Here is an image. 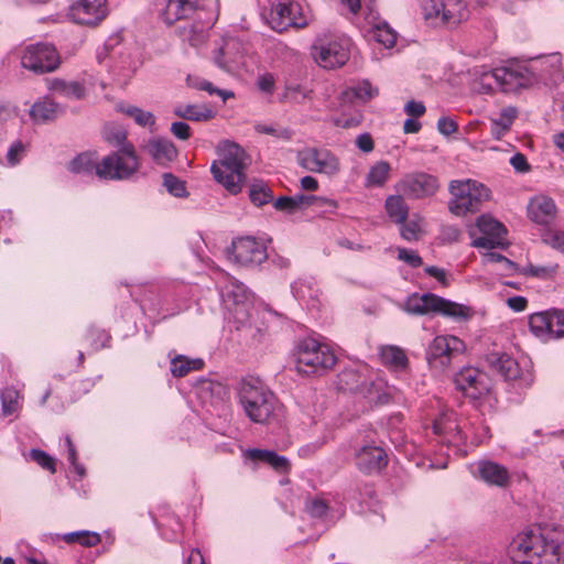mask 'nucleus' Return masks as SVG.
<instances>
[{
	"instance_id": "nucleus-1",
	"label": "nucleus",
	"mask_w": 564,
	"mask_h": 564,
	"mask_svg": "<svg viewBox=\"0 0 564 564\" xmlns=\"http://www.w3.org/2000/svg\"><path fill=\"white\" fill-rule=\"evenodd\" d=\"M218 283L226 319L246 336L254 337L261 328L254 324L253 296L245 284L235 278L220 273Z\"/></svg>"
},
{
	"instance_id": "nucleus-2",
	"label": "nucleus",
	"mask_w": 564,
	"mask_h": 564,
	"mask_svg": "<svg viewBox=\"0 0 564 564\" xmlns=\"http://www.w3.org/2000/svg\"><path fill=\"white\" fill-rule=\"evenodd\" d=\"M104 138L118 150L105 156L96 169V175L105 180H127L140 166L134 147L127 142V132L123 128L107 124L104 128Z\"/></svg>"
},
{
	"instance_id": "nucleus-3",
	"label": "nucleus",
	"mask_w": 564,
	"mask_h": 564,
	"mask_svg": "<svg viewBox=\"0 0 564 564\" xmlns=\"http://www.w3.org/2000/svg\"><path fill=\"white\" fill-rule=\"evenodd\" d=\"M238 397L245 414L253 423H270L282 413V404L269 387L258 377L242 379L239 384Z\"/></svg>"
},
{
	"instance_id": "nucleus-4",
	"label": "nucleus",
	"mask_w": 564,
	"mask_h": 564,
	"mask_svg": "<svg viewBox=\"0 0 564 564\" xmlns=\"http://www.w3.org/2000/svg\"><path fill=\"white\" fill-rule=\"evenodd\" d=\"M218 154L219 159L213 162L210 172L230 194L237 195L246 182V152L237 143L225 141L219 145Z\"/></svg>"
},
{
	"instance_id": "nucleus-5",
	"label": "nucleus",
	"mask_w": 564,
	"mask_h": 564,
	"mask_svg": "<svg viewBox=\"0 0 564 564\" xmlns=\"http://www.w3.org/2000/svg\"><path fill=\"white\" fill-rule=\"evenodd\" d=\"M294 358L296 371L305 376L324 373L333 368L337 359L330 346L317 336L300 339Z\"/></svg>"
},
{
	"instance_id": "nucleus-6",
	"label": "nucleus",
	"mask_w": 564,
	"mask_h": 564,
	"mask_svg": "<svg viewBox=\"0 0 564 564\" xmlns=\"http://www.w3.org/2000/svg\"><path fill=\"white\" fill-rule=\"evenodd\" d=\"M350 48L351 40L348 36L323 32L314 40L311 54L318 66L325 69H335L348 62Z\"/></svg>"
},
{
	"instance_id": "nucleus-7",
	"label": "nucleus",
	"mask_w": 564,
	"mask_h": 564,
	"mask_svg": "<svg viewBox=\"0 0 564 564\" xmlns=\"http://www.w3.org/2000/svg\"><path fill=\"white\" fill-rule=\"evenodd\" d=\"M403 310L414 315L436 313L455 321H466L473 315L470 307L445 300L433 293L410 295L403 304Z\"/></svg>"
},
{
	"instance_id": "nucleus-8",
	"label": "nucleus",
	"mask_w": 564,
	"mask_h": 564,
	"mask_svg": "<svg viewBox=\"0 0 564 564\" xmlns=\"http://www.w3.org/2000/svg\"><path fill=\"white\" fill-rule=\"evenodd\" d=\"M432 429L441 442L455 447L465 445L469 440L471 444L481 442V436L476 434L471 423L467 420H458L457 414L446 408L435 416Z\"/></svg>"
},
{
	"instance_id": "nucleus-9",
	"label": "nucleus",
	"mask_w": 564,
	"mask_h": 564,
	"mask_svg": "<svg viewBox=\"0 0 564 564\" xmlns=\"http://www.w3.org/2000/svg\"><path fill=\"white\" fill-rule=\"evenodd\" d=\"M561 65V55L557 53L514 64L516 69L520 70L519 80L521 87L530 86L536 82L556 84L564 77Z\"/></svg>"
},
{
	"instance_id": "nucleus-10",
	"label": "nucleus",
	"mask_w": 564,
	"mask_h": 564,
	"mask_svg": "<svg viewBox=\"0 0 564 564\" xmlns=\"http://www.w3.org/2000/svg\"><path fill=\"white\" fill-rule=\"evenodd\" d=\"M182 292L172 288L151 289L144 292L140 307L154 319H164L178 314L185 306Z\"/></svg>"
},
{
	"instance_id": "nucleus-11",
	"label": "nucleus",
	"mask_w": 564,
	"mask_h": 564,
	"mask_svg": "<svg viewBox=\"0 0 564 564\" xmlns=\"http://www.w3.org/2000/svg\"><path fill=\"white\" fill-rule=\"evenodd\" d=\"M421 11L424 21L432 26H455L468 18L464 0H423Z\"/></svg>"
},
{
	"instance_id": "nucleus-12",
	"label": "nucleus",
	"mask_w": 564,
	"mask_h": 564,
	"mask_svg": "<svg viewBox=\"0 0 564 564\" xmlns=\"http://www.w3.org/2000/svg\"><path fill=\"white\" fill-rule=\"evenodd\" d=\"M449 191L453 195L449 210L457 216L477 212L481 202L489 198V189L471 180L452 181Z\"/></svg>"
},
{
	"instance_id": "nucleus-13",
	"label": "nucleus",
	"mask_w": 564,
	"mask_h": 564,
	"mask_svg": "<svg viewBox=\"0 0 564 564\" xmlns=\"http://www.w3.org/2000/svg\"><path fill=\"white\" fill-rule=\"evenodd\" d=\"M519 72L514 64L494 69H475L474 75L477 79L474 88L480 94H491L496 88L503 91L512 90L516 87H521Z\"/></svg>"
},
{
	"instance_id": "nucleus-14",
	"label": "nucleus",
	"mask_w": 564,
	"mask_h": 564,
	"mask_svg": "<svg viewBox=\"0 0 564 564\" xmlns=\"http://www.w3.org/2000/svg\"><path fill=\"white\" fill-rule=\"evenodd\" d=\"M61 64L56 48L50 43H35L25 46L21 53V66L34 74L54 72Z\"/></svg>"
},
{
	"instance_id": "nucleus-15",
	"label": "nucleus",
	"mask_w": 564,
	"mask_h": 564,
	"mask_svg": "<svg viewBox=\"0 0 564 564\" xmlns=\"http://www.w3.org/2000/svg\"><path fill=\"white\" fill-rule=\"evenodd\" d=\"M464 351L465 344L462 339L453 335H441L429 345L426 360L432 368L444 370Z\"/></svg>"
},
{
	"instance_id": "nucleus-16",
	"label": "nucleus",
	"mask_w": 564,
	"mask_h": 564,
	"mask_svg": "<svg viewBox=\"0 0 564 564\" xmlns=\"http://www.w3.org/2000/svg\"><path fill=\"white\" fill-rule=\"evenodd\" d=\"M268 22L276 32L302 29L308 24V12L297 2H279L271 8Z\"/></svg>"
},
{
	"instance_id": "nucleus-17",
	"label": "nucleus",
	"mask_w": 564,
	"mask_h": 564,
	"mask_svg": "<svg viewBox=\"0 0 564 564\" xmlns=\"http://www.w3.org/2000/svg\"><path fill=\"white\" fill-rule=\"evenodd\" d=\"M530 330L544 341L564 337V311L553 310L532 314L529 318Z\"/></svg>"
},
{
	"instance_id": "nucleus-18",
	"label": "nucleus",
	"mask_w": 564,
	"mask_h": 564,
	"mask_svg": "<svg viewBox=\"0 0 564 564\" xmlns=\"http://www.w3.org/2000/svg\"><path fill=\"white\" fill-rule=\"evenodd\" d=\"M299 164L313 173L336 175L340 171L338 158L327 149L307 148L297 155Z\"/></svg>"
},
{
	"instance_id": "nucleus-19",
	"label": "nucleus",
	"mask_w": 564,
	"mask_h": 564,
	"mask_svg": "<svg viewBox=\"0 0 564 564\" xmlns=\"http://www.w3.org/2000/svg\"><path fill=\"white\" fill-rule=\"evenodd\" d=\"M264 243L253 237H241L232 241L229 259L243 265H258L267 259Z\"/></svg>"
},
{
	"instance_id": "nucleus-20",
	"label": "nucleus",
	"mask_w": 564,
	"mask_h": 564,
	"mask_svg": "<svg viewBox=\"0 0 564 564\" xmlns=\"http://www.w3.org/2000/svg\"><path fill=\"white\" fill-rule=\"evenodd\" d=\"M395 189L409 198H424L436 193L438 181L424 172L408 173L395 184Z\"/></svg>"
},
{
	"instance_id": "nucleus-21",
	"label": "nucleus",
	"mask_w": 564,
	"mask_h": 564,
	"mask_svg": "<svg viewBox=\"0 0 564 564\" xmlns=\"http://www.w3.org/2000/svg\"><path fill=\"white\" fill-rule=\"evenodd\" d=\"M454 383L466 397L478 399L490 390L488 376L475 367H464L454 377Z\"/></svg>"
},
{
	"instance_id": "nucleus-22",
	"label": "nucleus",
	"mask_w": 564,
	"mask_h": 564,
	"mask_svg": "<svg viewBox=\"0 0 564 564\" xmlns=\"http://www.w3.org/2000/svg\"><path fill=\"white\" fill-rule=\"evenodd\" d=\"M469 469L476 479L488 486L506 488L511 480L507 467L490 459L477 460L469 466Z\"/></svg>"
},
{
	"instance_id": "nucleus-23",
	"label": "nucleus",
	"mask_w": 564,
	"mask_h": 564,
	"mask_svg": "<svg viewBox=\"0 0 564 564\" xmlns=\"http://www.w3.org/2000/svg\"><path fill=\"white\" fill-rule=\"evenodd\" d=\"M488 361L506 380L517 381L521 388H529L534 381L531 370H522L519 362L506 354L491 355Z\"/></svg>"
},
{
	"instance_id": "nucleus-24",
	"label": "nucleus",
	"mask_w": 564,
	"mask_h": 564,
	"mask_svg": "<svg viewBox=\"0 0 564 564\" xmlns=\"http://www.w3.org/2000/svg\"><path fill=\"white\" fill-rule=\"evenodd\" d=\"M108 14L107 0H77L69 7L68 15L78 24L96 25Z\"/></svg>"
},
{
	"instance_id": "nucleus-25",
	"label": "nucleus",
	"mask_w": 564,
	"mask_h": 564,
	"mask_svg": "<svg viewBox=\"0 0 564 564\" xmlns=\"http://www.w3.org/2000/svg\"><path fill=\"white\" fill-rule=\"evenodd\" d=\"M477 227L482 236L473 240V247L490 250L505 245L507 230L500 221L491 216L481 215L477 219Z\"/></svg>"
},
{
	"instance_id": "nucleus-26",
	"label": "nucleus",
	"mask_w": 564,
	"mask_h": 564,
	"mask_svg": "<svg viewBox=\"0 0 564 564\" xmlns=\"http://www.w3.org/2000/svg\"><path fill=\"white\" fill-rule=\"evenodd\" d=\"M357 377L358 376L354 370H345L340 375V380L348 384L350 390L366 392L370 401L378 403H386L389 401L391 391L384 380L377 378L376 380H372L367 388H364L359 383L358 379L355 380Z\"/></svg>"
},
{
	"instance_id": "nucleus-27",
	"label": "nucleus",
	"mask_w": 564,
	"mask_h": 564,
	"mask_svg": "<svg viewBox=\"0 0 564 564\" xmlns=\"http://www.w3.org/2000/svg\"><path fill=\"white\" fill-rule=\"evenodd\" d=\"M202 10L199 0H166L161 15L166 24H173L180 20L200 19Z\"/></svg>"
},
{
	"instance_id": "nucleus-28",
	"label": "nucleus",
	"mask_w": 564,
	"mask_h": 564,
	"mask_svg": "<svg viewBox=\"0 0 564 564\" xmlns=\"http://www.w3.org/2000/svg\"><path fill=\"white\" fill-rule=\"evenodd\" d=\"M388 464V455L379 446L365 445L356 454L357 468L365 474H375Z\"/></svg>"
},
{
	"instance_id": "nucleus-29",
	"label": "nucleus",
	"mask_w": 564,
	"mask_h": 564,
	"mask_svg": "<svg viewBox=\"0 0 564 564\" xmlns=\"http://www.w3.org/2000/svg\"><path fill=\"white\" fill-rule=\"evenodd\" d=\"M104 51L106 57L116 64V67L123 72H134L138 67L137 61L131 56V53L126 52L121 46V39L119 35L110 36L105 45Z\"/></svg>"
},
{
	"instance_id": "nucleus-30",
	"label": "nucleus",
	"mask_w": 564,
	"mask_h": 564,
	"mask_svg": "<svg viewBox=\"0 0 564 564\" xmlns=\"http://www.w3.org/2000/svg\"><path fill=\"white\" fill-rule=\"evenodd\" d=\"M143 151L159 165L165 166L177 156L174 143L165 138H152L143 145Z\"/></svg>"
},
{
	"instance_id": "nucleus-31",
	"label": "nucleus",
	"mask_w": 564,
	"mask_h": 564,
	"mask_svg": "<svg viewBox=\"0 0 564 564\" xmlns=\"http://www.w3.org/2000/svg\"><path fill=\"white\" fill-rule=\"evenodd\" d=\"M293 296L305 304L307 308L313 310L318 307L319 303V289L312 278H301L291 284Z\"/></svg>"
},
{
	"instance_id": "nucleus-32",
	"label": "nucleus",
	"mask_w": 564,
	"mask_h": 564,
	"mask_svg": "<svg viewBox=\"0 0 564 564\" xmlns=\"http://www.w3.org/2000/svg\"><path fill=\"white\" fill-rule=\"evenodd\" d=\"M555 203L547 196H536L530 200L528 206L530 218L540 225L550 224L555 216Z\"/></svg>"
},
{
	"instance_id": "nucleus-33",
	"label": "nucleus",
	"mask_w": 564,
	"mask_h": 564,
	"mask_svg": "<svg viewBox=\"0 0 564 564\" xmlns=\"http://www.w3.org/2000/svg\"><path fill=\"white\" fill-rule=\"evenodd\" d=\"M367 20L371 25L369 35L372 40L382 44L386 48L395 44L397 33L386 21L380 20L372 11L368 13Z\"/></svg>"
},
{
	"instance_id": "nucleus-34",
	"label": "nucleus",
	"mask_w": 564,
	"mask_h": 564,
	"mask_svg": "<svg viewBox=\"0 0 564 564\" xmlns=\"http://www.w3.org/2000/svg\"><path fill=\"white\" fill-rule=\"evenodd\" d=\"M63 112V108L48 97L35 101L30 108V117L36 123H46L55 120Z\"/></svg>"
},
{
	"instance_id": "nucleus-35",
	"label": "nucleus",
	"mask_w": 564,
	"mask_h": 564,
	"mask_svg": "<svg viewBox=\"0 0 564 564\" xmlns=\"http://www.w3.org/2000/svg\"><path fill=\"white\" fill-rule=\"evenodd\" d=\"M245 456L252 462L268 464L279 473H285L290 468L288 458L285 456L278 455L273 451L252 448L246 451Z\"/></svg>"
},
{
	"instance_id": "nucleus-36",
	"label": "nucleus",
	"mask_w": 564,
	"mask_h": 564,
	"mask_svg": "<svg viewBox=\"0 0 564 564\" xmlns=\"http://www.w3.org/2000/svg\"><path fill=\"white\" fill-rule=\"evenodd\" d=\"M208 28L209 22L186 23L177 29V34L183 42L188 43L192 47H199L207 40Z\"/></svg>"
},
{
	"instance_id": "nucleus-37",
	"label": "nucleus",
	"mask_w": 564,
	"mask_h": 564,
	"mask_svg": "<svg viewBox=\"0 0 564 564\" xmlns=\"http://www.w3.org/2000/svg\"><path fill=\"white\" fill-rule=\"evenodd\" d=\"M517 116L518 111L514 107H506L496 117L490 118L492 137L500 140L510 130Z\"/></svg>"
},
{
	"instance_id": "nucleus-38",
	"label": "nucleus",
	"mask_w": 564,
	"mask_h": 564,
	"mask_svg": "<svg viewBox=\"0 0 564 564\" xmlns=\"http://www.w3.org/2000/svg\"><path fill=\"white\" fill-rule=\"evenodd\" d=\"M378 95V89L372 87L368 80H362L348 87L340 94L341 104L352 102L354 99L368 101Z\"/></svg>"
},
{
	"instance_id": "nucleus-39",
	"label": "nucleus",
	"mask_w": 564,
	"mask_h": 564,
	"mask_svg": "<svg viewBox=\"0 0 564 564\" xmlns=\"http://www.w3.org/2000/svg\"><path fill=\"white\" fill-rule=\"evenodd\" d=\"M380 357L384 366L395 372L404 371L408 368V357L405 352L397 346H386L381 348Z\"/></svg>"
},
{
	"instance_id": "nucleus-40",
	"label": "nucleus",
	"mask_w": 564,
	"mask_h": 564,
	"mask_svg": "<svg viewBox=\"0 0 564 564\" xmlns=\"http://www.w3.org/2000/svg\"><path fill=\"white\" fill-rule=\"evenodd\" d=\"M312 95L313 90L307 85L286 82L280 100L284 102L303 104L305 100L312 99Z\"/></svg>"
},
{
	"instance_id": "nucleus-41",
	"label": "nucleus",
	"mask_w": 564,
	"mask_h": 564,
	"mask_svg": "<svg viewBox=\"0 0 564 564\" xmlns=\"http://www.w3.org/2000/svg\"><path fill=\"white\" fill-rule=\"evenodd\" d=\"M175 116L192 121H207L214 117V111L205 105H177Z\"/></svg>"
},
{
	"instance_id": "nucleus-42",
	"label": "nucleus",
	"mask_w": 564,
	"mask_h": 564,
	"mask_svg": "<svg viewBox=\"0 0 564 564\" xmlns=\"http://www.w3.org/2000/svg\"><path fill=\"white\" fill-rule=\"evenodd\" d=\"M404 195H390L384 203L386 212L389 218L395 224H403L409 215V206L405 203Z\"/></svg>"
},
{
	"instance_id": "nucleus-43",
	"label": "nucleus",
	"mask_w": 564,
	"mask_h": 564,
	"mask_svg": "<svg viewBox=\"0 0 564 564\" xmlns=\"http://www.w3.org/2000/svg\"><path fill=\"white\" fill-rule=\"evenodd\" d=\"M204 361L199 358L191 359L183 355H177L171 359V372L174 377H184L191 371L199 370Z\"/></svg>"
},
{
	"instance_id": "nucleus-44",
	"label": "nucleus",
	"mask_w": 564,
	"mask_h": 564,
	"mask_svg": "<svg viewBox=\"0 0 564 564\" xmlns=\"http://www.w3.org/2000/svg\"><path fill=\"white\" fill-rule=\"evenodd\" d=\"M119 111L132 118L134 122L143 128H148L151 132L156 130L155 128V117L152 112L145 111L134 106H119Z\"/></svg>"
},
{
	"instance_id": "nucleus-45",
	"label": "nucleus",
	"mask_w": 564,
	"mask_h": 564,
	"mask_svg": "<svg viewBox=\"0 0 564 564\" xmlns=\"http://www.w3.org/2000/svg\"><path fill=\"white\" fill-rule=\"evenodd\" d=\"M2 414L10 416L18 413L21 409V394L18 389L7 387L1 392Z\"/></svg>"
},
{
	"instance_id": "nucleus-46",
	"label": "nucleus",
	"mask_w": 564,
	"mask_h": 564,
	"mask_svg": "<svg viewBox=\"0 0 564 564\" xmlns=\"http://www.w3.org/2000/svg\"><path fill=\"white\" fill-rule=\"evenodd\" d=\"M63 540L69 544L78 543L83 546L90 547L99 544L101 538L94 531H76L64 534Z\"/></svg>"
},
{
	"instance_id": "nucleus-47",
	"label": "nucleus",
	"mask_w": 564,
	"mask_h": 564,
	"mask_svg": "<svg viewBox=\"0 0 564 564\" xmlns=\"http://www.w3.org/2000/svg\"><path fill=\"white\" fill-rule=\"evenodd\" d=\"M390 164L386 161L377 162L367 175L366 182L368 186H382L388 180L390 173Z\"/></svg>"
},
{
	"instance_id": "nucleus-48",
	"label": "nucleus",
	"mask_w": 564,
	"mask_h": 564,
	"mask_svg": "<svg viewBox=\"0 0 564 564\" xmlns=\"http://www.w3.org/2000/svg\"><path fill=\"white\" fill-rule=\"evenodd\" d=\"M249 198L256 206H262L272 200L270 188L261 181L254 182L249 188Z\"/></svg>"
},
{
	"instance_id": "nucleus-49",
	"label": "nucleus",
	"mask_w": 564,
	"mask_h": 564,
	"mask_svg": "<svg viewBox=\"0 0 564 564\" xmlns=\"http://www.w3.org/2000/svg\"><path fill=\"white\" fill-rule=\"evenodd\" d=\"M400 225V235L404 240L415 241L420 238L422 234V218L420 216L414 215L411 219Z\"/></svg>"
},
{
	"instance_id": "nucleus-50",
	"label": "nucleus",
	"mask_w": 564,
	"mask_h": 564,
	"mask_svg": "<svg viewBox=\"0 0 564 564\" xmlns=\"http://www.w3.org/2000/svg\"><path fill=\"white\" fill-rule=\"evenodd\" d=\"M254 130L258 133L269 134L276 139L289 141L293 137V131L289 128H284L273 123H257Z\"/></svg>"
},
{
	"instance_id": "nucleus-51",
	"label": "nucleus",
	"mask_w": 564,
	"mask_h": 564,
	"mask_svg": "<svg viewBox=\"0 0 564 564\" xmlns=\"http://www.w3.org/2000/svg\"><path fill=\"white\" fill-rule=\"evenodd\" d=\"M99 164H96L90 154L82 153L77 155L69 163V170L74 173H96V169Z\"/></svg>"
},
{
	"instance_id": "nucleus-52",
	"label": "nucleus",
	"mask_w": 564,
	"mask_h": 564,
	"mask_svg": "<svg viewBox=\"0 0 564 564\" xmlns=\"http://www.w3.org/2000/svg\"><path fill=\"white\" fill-rule=\"evenodd\" d=\"M292 197H293L294 202L296 203L295 207L297 210L303 209L308 206H312L314 204H317L318 206H330V207L336 206L333 200H329L324 197H318L315 195L297 194Z\"/></svg>"
},
{
	"instance_id": "nucleus-53",
	"label": "nucleus",
	"mask_w": 564,
	"mask_h": 564,
	"mask_svg": "<svg viewBox=\"0 0 564 564\" xmlns=\"http://www.w3.org/2000/svg\"><path fill=\"white\" fill-rule=\"evenodd\" d=\"M163 186L175 197H185L187 195L185 183L171 173L163 174Z\"/></svg>"
},
{
	"instance_id": "nucleus-54",
	"label": "nucleus",
	"mask_w": 564,
	"mask_h": 564,
	"mask_svg": "<svg viewBox=\"0 0 564 564\" xmlns=\"http://www.w3.org/2000/svg\"><path fill=\"white\" fill-rule=\"evenodd\" d=\"M191 86L198 90L207 91L209 95H218L221 97L224 101H226L228 98L234 97L232 91L216 88L210 82L203 78L193 79L191 82Z\"/></svg>"
},
{
	"instance_id": "nucleus-55",
	"label": "nucleus",
	"mask_w": 564,
	"mask_h": 564,
	"mask_svg": "<svg viewBox=\"0 0 564 564\" xmlns=\"http://www.w3.org/2000/svg\"><path fill=\"white\" fill-rule=\"evenodd\" d=\"M556 271L555 267H546V265H533L529 264L525 267H522L520 269V274L527 275V276H535L541 279H546L554 274Z\"/></svg>"
},
{
	"instance_id": "nucleus-56",
	"label": "nucleus",
	"mask_w": 564,
	"mask_h": 564,
	"mask_svg": "<svg viewBox=\"0 0 564 564\" xmlns=\"http://www.w3.org/2000/svg\"><path fill=\"white\" fill-rule=\"evenodd\" d=\"M273 54H274L275 58L281 59L282 62H285V63H292V62L297 61V58H299L297 51H295L292 47H289L286 44L281 43V42L274 44Z\"/></svg>"
},
{
	"instance_id": "nucleus-57",
	"label": "nucleus",
	"mask_w": 564,
	"mask_h": 564,
	"mask_svg": "<svg viewBox=\"0 0 564 564\" xmlns=\"http://www.w3.org/2000/svg\"><path fill=\"white\" fill-rule=\"evenodd\" d=\"M65 446L67 447V460L73 466L74 471L78 475V477L83 478L86 474V470L85 467L77 462V451L68 435L65 437Z\"/></svg>"
},
{
	"instance_id": "nucleus-58",
	"label": "nucleus",
	"mask_w": 564,
	"mask_h": 564,
	"mask_svg": "<svg viewBox=\"0 0 564 564\" xmlns=\"http://www.w3.org/2000/svg\"><path fill=\"white\" fill-rule=\"evenodd\" d=\"M30 458L39 464L42 468L50 470L51 473H55V462L54 459L41 449H31L29 454Z\"/></svg>"
},
{
	"instance_id": "nucleus-59",
	"label": "nucleus",
	"mask_w": 564,
	"mask_h": 564,
	"mask_svg": "<svg viewBox=\"0 0 564 564\" xmlns=\"http://www.w3.org/2000/svg\"><path fill=\"white\" fill-rule=\"evenodd\" d=\"M25 154V148L21 142L13 143L7 152L6 159L10 166H14L21 162Z\"/></svg>"
},
{
	"instance_id": "nucleus-60",
	"label": "nucleus",
	"mask_w": 564,
	"mask_h": 564,
	"mask_svg": "<svg viewBox=\"0 0 564 564\" xmlns=\"http://www.w3.org/2000/svg\"><path fill=\"white\" fill-rule=\"evenodd\" d=\"M398 259L405 262L411 268H419L422 264V258L419 253L405 248H398Z\"/></svg>"
},
{
	"instance_id": "nucleus-61",
	"label": "nucleus",
	"mask_w": 564,
	"mask_h": 564,
	"mask_svg": "<svg viewBox=\"0 0 564 564\" xmlns=\"http://www.w3.org/2000/svg\"><path fill=\"white\" fill-rule=\"evenodd\" d=\"M257 87L264 94L271 95L275 87V76L271 73H264L258 76Z\"/></svg>"
},
{
	"instance_id": "nucleus-62",
	"label": "nucleus",
	"mask_w": 564,
	"mask_h": 564,
	"mask_svg": "<svg viewBox=\"0 0 564 564\" xmlns=\"http://www.w3.org/2000/svg\"><path fill=\"white\" fill-rule=\"evenodd\" d=\"M327 505L322 499H312L306 503V511L314 518H322L327 512Z\"/></svg>"
},
{
	"instance_id": "nucleus-63",
	"label": "nucleus",
	"mask_w": 564,
	"mask_h": 564,
	"mask_svg": "<svg viewBox=\"0 0 564 564\" xmlns=\"http://www.w3.org/2000/svg\"><path fill=\"white\" fill-rule=\"evenodd\" d=\"M295 205L296 203L292 196H281L273 202V207L276 210L286 212L290 214L297 212Z\"/></svg>"
},
{
	"instance_id": "nucleus-64",
	"label": "nucleus",
	"mask_w": 564,
	"mask_h": 564,
	"mask_svg": "<svg viewBox=\"0 0 564 564\" xmlns=\"http://www.w3.org/2000/svg\"><path fill=\"white\" fill-rule=\"evenodd\" d=\"M85 87L78 82H69L66 87V91L63 97L70 99H82L85 97Z\"/></svg>"
}]
</instances>
